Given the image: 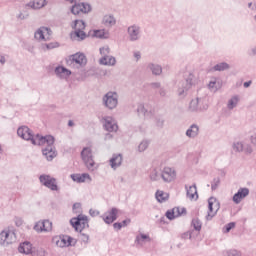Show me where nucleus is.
Listing matches in <instances>:
<instances>
[{
    "label": "nucleus",
    "mask_w": 256,
    "mask_h": 256,
    "mask_svg": "<svg viewBox=\"0 0 256 256\" xmlns=\"http://www.w3.org/2000/svg\"><path fill=\"white\" fill-rule=\"evenodd\" d=\"M17 135L30 141L32 145H39L42 148V154L47 161H53L57 157V149L55 148V137L52 135L41 136L40 134L33 135V131L27 126H21L17 130Z\"/></svg>",
    "instance_id": "obj_1"
},
{
    "label": "nucleus",
    "mask_w": 256,
    "mask_h": 256,
    "mask_svg": "<svg viewBox=\"0 0 256 256\" xmlns=\"http://www.w3.org/2000/svg\"><path fill=\"white\" fill-rule=\"evenodd\" d=\"M148 69L152 71L153 75H161V73H163V68L159 64L150 63L148 64Z\"/></svg>",
    "instance_id": "obj_36"
},
{
    "label": "nucleus",
    "mask_w": 256,
    "mask_h": 256,
    "mask_svg": "<svg viewBox=\"0 0 256 256\" xmlns=\"http://www.w3.org/2000/svg\"><path fill=\"white\" fill-rule=\"evenodd\" d=\"M233 149L237 153H241V152H243V149H245V145H243V142H235L233 144Z\"/></svg>",
    "instance_id": "obj_46"
},
{
    "label": "nucleus",
    "mask_w": 256,
    "mask_h": 256,
    "mask_svg": "<svg viewBox=\"0 0 256 256\" xmlns=\"http://www.w3.org/2000/svg\"><path fill=\"white\" fill-rule=\"evenodd\" d=\"M231 229H235V225H228L222 229L223 233H229Z\"/></svg>",
    "instance_id": "obj_54"
},
{
    "label": "nucleus",
    "mask_w": 256,
    "mask_h": 256,
    "mask_svg": "<svg viewBox=\"0 0 256 256\" xmlns=\"http://www.w3.org/2000/svg\"><path fill=\"white\" fill-rule=\"evenodd\" d=\"M70 11L72 15H81V3L75 2L72 4Z\"/></svg>",
    "instance_id": "obj_40"
},
{
    "label": "nucleus",
    "mask_w": 256,
    "mask_h": 256,
    "mask_svg": "<svg viewBox=\"0 0 256 256\" xmlns=\"http://www.w3.org/2000/svg\"><path fill=\"white\" fill-rule=\"evenodd\" d=\"M239 101H241V96H239V95L232 96L228 100L227 109H229V111H233V109H235V107H237V105H239Z\"/></svg>",
    "instance_id": "obj_29"
},
{
    "label": "nucleus",
    "mask_w": 256,
    "mask_h": 256,
    "mask_svg": "<svg viewBox=\"0 0 256 256\" xmlns=\"http://www.w3.org/2000/svg\"><path fill=\"white\" fill-rule=\"evenodd\" d=\"M181 239H191V233L188 230L187 232H184L181 234Z\"/></svg>",
    "instance_id": "obj_55"
},
{
    "label": "nucleus",
    "mask_w": 256,
    "mask_h": 256,
    "mask_svg": "<svg viewBox=\"0 0 256 256\" xmlns=\"http://www.w3.org/2000/svg\"><path fill=\"white\" fill-rule=\"evenodd\" d=\"M110 167L112 169H118V167H121V164L123 163V155L121 154H113L112 158L109 161Z\"/></svg>",
    "instance_id": "obj_25"
},
{
    "label": "nucleus",
    "mask_w": 256,
    "mask_h": 256,
    "mask_svg": "<svg viewBox=\"0 0 256 256\" xmlns=\"http://www.w3.org/2000/svg\"><path fill=\"white\" fill-rule=\"evenodd\" d=\"M18 251L23 255H31L33 253V244L29 241L22 242L18 247Z\"/></svg>",
    "instance_id": "obj_19"
},
{
    "label": "nucleus",
    "mask_w": 256,
    "mask_h": 256,
    "mask_svg": "<svg viewBox=\"0 0 256 256\" xmlns=\"http://www.w3.org/2000/svg\"><path fill=\"white\" fill-rule=\"evenodd\" d=\"M34 231L37 233H50V231H53V226L34 225Z\"/></svg>",
    "instance_id": "obj_35"
},
{
    "label": "nucleus",
    "mask_w": 256,
    "mask_h": 256,
    "mask_svg": "<svg viewBox=\"0 0 256 256\" xmlns=\"http://www.w3.org/2000/svg\"><path fill=\"white\" fill-rule=\"evenodd\" d=\"M128 39L131 42L139 41L141 39V26L137 24L130 25L127 28Z\"/></svg>",
    "instance_id": "obj_10"
},
{
    "label": "nucleus",
    "mask_w": 256,
    "mask_h": 256,
    "mask_svg": "<svg viewBox=\"0 0 256 256\" xmlns=\"http://www.w3.org/2000/svg\"><path fill=\"white\" fill-rule=\"evenodd\" d=\"M99 65H105L106 67H115L117 65V59L114 56L101 57L99 59Z\"/></svg>",
    "instance_id": "obj_24"
},
{
    "label": "nucleus",
    "mask_w": 256,
    "mask_h": 256,
    "mask_svg": "<svg viewBox=\"0 0 256 256\" xmlns=\"http://www.w3.org/2000/svg\"><path fill=\"white\" fill-rule=\"evenodd\" d=\"M41 185L50 189V191H59V185H57V179L49 174H42L39 176Z\"/></svg>",
    "instance_id": "obj_7"
},
{
    "label": "nucleus",
    "mask_w": 256,
    "mask_h": 256,
    "mask_svg": "<svg viewBox=\"0 0 256 256\" xmlns=\"http://www.w3.org/2000/svg\"><path fill=\"white\" fill-rule=\"evenodd\" d=\"M70 225H89V218L83 214L70 219Z\"/></svg>",
    "instance_id": "obj_23"
},
{
    "label": "nucleus",
    "mask_w": 256,
    "mask_h": 256,
    "mask_svg": "<svg viewBox=\"0 0 256 256\" xmlns=\"http://www.w3.org/2000/svg\"><path fill=\"white\" fill-rule=\"evenodd\" d=\"M51 36V29L47 27H40L34 34L35 39L37 41H47Z\"/></svg>",
    "instance_id": "obj_15"
},
{
    "label": "nucleus",
    "mask_w": 256,
    "mask_h": 256,
    "mask_svg": "<svg viewBox=\"0 0 256 256\" xmlns=\"http://www.w3.org/2000/svg\"><path fill=\"white\" fill-rule=\"evenodd\" d=\"M104 129L108 131V133H113L119 129V126L113 117L107 116L104 118Z\"/></svg>",
    "instance_id": "obj_16"
},
{
    "label": "nucleus",
    "mask_w": 256,
    "mask_h": 256,
    "mask_svg": "<svg viewBox=\"0 0 256 256\" xmlns=\"http://www.w3.org/2000/svg\"><path fill=\"white\" fill-rule=\"evenodd\" d=\"M217 85V79L214 78L212 79L209 84H208V88L211 89L212 91H216L217 90V87L215 86Z\"/></svg>",
    "instance_id": "obj_49"
},
{
    "label": "nucleus",
    "mask_w": 256,
    "mask_h": 256,
    "mask_svg": "<svg viewBox=\"0 0 256 256\" xmlns=\"http://www.w3.org/2000/svg\"><path fill=\"white\" fill-rule=\"evenodd\" d=\"M189 231H190V241H193V240L197 239V237H199V235L201 233V225L191 226Z\"/></svg>",
    "instance_id": "obj_30"
},
{
    "label": "nucleus",
    "mask_w": 256,
    "mask_h": 256,
    "mask_svg": "<svg viewBox=\"0 0 256 256\" xmlns=\"http://www.w3.org/2000/svg\"><path fill=\"white\" fill-rule=\"evenodd\" d=\"M54 73L59 79H67V77H70L71 75V70L63 66H57L54 70Z\"/></svg>",
    "instance_id": "obj_21"
},
{
    "label": "nucleus",
    "mask_w": 256,
    "mask_h": 256,
    "mask_svg": "<svg viewBox=\"0 0 256 256\" xmlns=\"http://www.w3.org/2000/svg\"><path fill=\"white\" fill-rule=\"evenodd\" d=\"M72 227H74L75 231L80 232L81 241H83V243H85V245H87V243H89V235L83 233V226L82 225H73Z\"/></svg>",
    "instance_id": "obj_33"
},
{
    "label": "nucleus",
    "mask_w": 256,
    "mask_h": 256,
    "mask_svg": "<svg viewBox=\"0 0 256 256\" xmlns=\"http://www.w3.org/2000/svg\"><path fill=\"white\" fill-rule=\"evenodd\" d=\"M102 104L109 109V111H113V109H117L119 105V94L115 91H109L102 97Z\"/></svg>",
    "instance_id": "obj_3"
},
{
    "label": "nucleus",
    "mask_w": 256,
    "mask_h": 256,
    "mask_svg": "<svg viewBox=\"0 0 256 256\" xmlns=\"http://www.w3.org/2000/svg\"><path fill=\"white\" fill-rule=\"evenodd\" d=\"M99 51L102 57H109L110 56L109 54L111 53V48H109V46H104V47H101Z\"/></svg>",
    "instance_id": "obj_45"
},
{
    "label": "nucleus",
    "mask_w": 256,
    "mask_h": 256,
    "mask_svg": "<svg viewBox=\"0 0 256 256\" xmlns=\"http://www.w3.org/2000/svg\"><path fill=\"white\" fill-rule=\"evenodd\" d=\"M59 47L58 42H50L42 45L43 51H51V49H57Z\"/></svg>",
    "instance_id": "obj_41"
},
{
    "label": "nucleus",
    "mask_w": 256,
    "mask_h": 256,
    "mask_svg": "<svg viewBox=\"0 0 256 256\" xmlns=\"http://www.w3.org/2000/svg\"><path fill=\"white\" fill-rule=\"evenodd\" d=\"M71 179L75 183H85L86 181H92L91 175H89V173L71 174Z\"/></svg>",
    "instance_id": "obj_22"
},
{
    "label": "nucleus",
    "mask_w": 256,
    "mask_h": 256,
    "mask_svg": "<svg viewBox=\"0 0 256 256\" xmlns=\"http://www.w3.org/2000/svg\"><path fill=\"white\" fill-rule=\"evenodd\" d=\"M156 125H157V127H160L162 129L163 125H165V120H163L161 118L157 119Z\"/></svg>",
    "instance_id": "obj_57"
},
{
    "label": "nucleus",
    "mask_w": 256,
    "mask_h": 256,
    "mask_svg": "<svg viewBox=\"0 0 256 256\" xmlns=\"http://www.w3.org/2000/svg\"><path fill=\"white\" fill-rule=\"evenodd\" d=\"M14 221H15V225H23V219L19 217H15Z\"/></svg>",
    "instance_id": "obj_60"
},
{
    "label": "nucleus",
    "mask_w": 256,
    "mask_h": 256,
    "mask_svg": "<svg viewBox=\"0 0 256 256\" xmlns=\"http://www.w3.org/2000/svg\"><path fill=\"white\" fill-rule=\"evenodd\" d=\"M191 225H201V220L198 218H194L191 222Z\"/></svg>",
    "instance_id": "obj_61"
},
{
    "label": "nucleus",
    "mask_w": 256,
    "mask_h": 256,
    "mask_svg": "<svg viewBox=\"0 0 256 256\" xmlns=\"http://www.w3.org/2000/svg\"><path fill=\"white\" fill-rule=\"evenodd\" d=\"M89 214L91 215V217H96V215L99 214V211L90 209Z\"/></svg>",
    "instance_id": "obj_62"
},
{
    "label": "nucleus",
    "mask_w": 256,
    "mask_h": 256,
    "mask_svg": "<svg viewBox=\"0 0 256 256\" xmlns=\"http://www.w3.org/2000/svg\"><path fill=\"white\" fill-rule=\"evenodd\" d=\"M151 87H152L153 89H161V83H159V82H153V83L151 84Z\"/></svg>",
    "instance_id": "obj_59"
},
{
    "label": "nucleus",
    "mask_w": 256,
    "mask_h": 256,
    "mask_svg": "<svg viewBox=\"0 0 256 256\" xmlns=\"http://www.w3.org/2000/svg\"><path fill=\"white\" fill-rule=\"evenodd\" d=\"M72 209L74 213H81V203L79 202L74 203Z\"/></svg>",
    "instance_id": "obj_50"
},
{
    "label": "nucleus",
    "mask_w": 256,
    "mask_h": 256,
    "mask_svg": "<svg viewBox=\"0 0 256 256\" xmlns=\"http://www.w3.org/2000/svg\"><path fill=\"white\" fill-rule=\"evenodd\" d=\"M185 81L179 82L177 94L181 98L187 97V91L199 83V78L195 75V70L184 73Z\"/></svg>",
    "instance_id": "obj_2"
},
{
    "label": "nucleus",
    "mask_w": 256,
    "mask_h": 256,
    "mask_svg": "<svg viewBox=\"0 0 256 256\" xmlns=\"http://www.w3.org/2000/svg\"><path fill=\"white\" fill-rule=\"evenodd\" d=\"M81 0H62L63 3H66V5H73L75 3H79Z\"/></svg>",
    "instance_id": "obj_56"
},
{
    "label": "nucleus",
    "mask_w": 256,
    "mask_h": 256,
    "mask_svg": "<svg viewBox=\"0 0 256 256\" xmlns=\"http://www.w3.org/2000/svg\"><path fill=\"white\" fill-rule=\"evenodd\" d=\"M134 57H135L136 61H139V59H141V52H139V51L134 52Z\"/></svg>",
    "instance_id": "obj_63"
},
{
    "label": "nucleus",
    "mask_w": 256,
    "mask_h": 256,
    "mask_svg": "<svg viewBox=\"0 0 256 256\" xmlns=\"http://www.w3.org/2000/svg\"><path fill=\"white\" fill-rule=\"evenodd\" d=\"M220 184H221V178L220 177L214 178L211 183L212 191H215V189H217V187H219Z\"/></svg>",
    "instance_id": "obj_48"
},
{
    "label": "nucleus",
    "mask_w": 256,
    "mask_h": 256,
    "mask_svg": "<svg viewBox=\"0 0 256 256\" xmlns=\"http://www.w3.org/2000/svg\"><path fill=\"white\" fill-rule=\"evenodd\" d=\"M186 189V195L188 197V199H190L191 201H193V199L197 200L199 199V194H197V185L193 184L190 187H187V185L185 186Z\"/></svg>",
    "instance_id": "obj_27"
},
{
    "label": "nucleus",
    "mask_w": 256,
    "mask_h": 256,
    "mask_svg": "<svg viewBox=\"0 0 256 256\" xmlns=\"http://www.w3.org/2000/svg\"><path fill=\"white\" fill-rule=\"evenodd\" d=\"M80 9H81V13H84V14L91 13V6L89 5V3L80 2Z\"/></svg>",
    "instance_id": "obj_42"
},
{
    "label": "nucleus",
    "mask_w": 256,
    "mask_h": 256,
    "mask_svg": "<svg viewBox=\"0 0 256 256\" xmlns=\"http://www.w3.org/2000/svg\"><path fill=\"white\" fill-rule=\"evenodd\" d=\"M243 151L247 153V155H251L253 153V148L251 147V145L247 144L244 145Z\"/></svg>",
    "instance_id": "obj_51"
},
{
    "label": "nucleus",
    "mask_w": 256,
    "mask_h": 256,
    "mask_svg": "<svg viewBox=\"0 0 256 256\" xmlns=\"http://www.w3.org/2000/svg\"><path fill=\"white\" fill-rule=\"evenodd\" d=\"M158 203H165L169 199V194L167 192L158 190L155 194Z\"/></svg>",
    "instance_id": "obj_34"
},
{
    "label": "nucleus",
    "mask_w": 256,
    "mask_h": 256,
    "mask_svg": "<svg viewBox=\"0 0 256 256\" xmlns=\"http://www.w3.org/2000/svg\"><path fill=\"white\" fill-rule=\"evenodd\" d=\"M219 211V201L216 198L211 197L208 199V215L206 216L207 221L213 219L214 215Z\"/></svg>",
    "instance_id": "obj_12"
},
{
    "label": "nucleus",
    "mask_w": 256,
    "mask_h": 256,
    "mask_svg": "<svg viewBox=\"0 0 256 256\" xmlns=\"http://www.w3.org/2000/svg\"><path fill=\"white\" fill-rule=\"evenodd\" d=\"M224 256H241V251L231 249V250H226L223 252Z\"/></svg>",
    "instance_id": "obj_44"
},
{
    "label": "nucleus",
    "mask_w": 256,
    "mask_h": 256,
    "mask_svg": "<svg viewBox=\"0 0 256 256\" xmlns=\"http://www.w3.org/2000/svg\"><path fill=\"white\" fill-rule=\"evenodd\" d=\"M67 65L73 67L74 69H83V67L87 65V56L81 52L72 54L67 60Z\"/></svg>",
    "instance_id": "obj_4"
},
{
    "label": "nucleus",
    "mask_w": 256,
    "mask_h": 256,
    "mask_svg": "<svg viewBox=\"0 0 256 256\" xmlns=\"http://www.w3.org/2000/svg\"><path fill=\"white\" fill-rule=\"evenodd\" d=\"M106 35L107 33H105V29L94 31V37H97V39H107Z\"/></svg>",
    "instance_id": "obj_43"
},
{
    "label": "nucleus",
    "mask_w": 256,
    "mask_h": 256,
    "mask_svg": "<svg viewBox=\"0 0 256 256\" xmlns=\"http://www.w3.org/2000/svg\"><path fill=\"white\" fill-rule=\"evenodd\" d=\"M161 177L164 183H171L172 181H175L177 178V172L174 168L171 167H164L161 171Z\"/></svg>",
    "instance_id": "obj_11"
},
{
    "label": "nucleus",
    "mask_w": 256,
    "mask_h": 256,
    "mask_svg": "<svg viewBox=\"0 0 256 256\" xmlns=\"http://www.w3.org/2000/svg\"><path fill=\"white\" fill-rule=\"evenodd\" d=\"M81 159L88 171H95V160L93 159V150L91 147H84L81 151Z\"/></svg>",
    "instance_id": "obj_5"
},
{
    "label": "nucleus",
    "mask_w": 256,
    "mask_h": 256,
    "mask_svg": "<svg viewBox=\"0 0 256 256\" xmlns=\"http://www.w3.org/2000/svg\"><path fill=\"white\" fill-rule=\"evenodd\" d=\"M85 21L83 20H75L73 29L74 31H85Z\"/></svg>",
    "instance_id": "obj_38"
},
{
    "label": "nucleus",
    "mask_w": 256,
    "mask_h": 256,
    "mask_svg": "<svg viewBox=\"0 0 256 256\" xmlns=\"http://www.w3.org/2000/svg\"><path fill=\"white\" fill-rule=\"evenodd\" d=\"M247 195H249L248 188H240L238 193L234 194L233 201L236 203V205H239V203H241V201H243Z\"/></svg>",
    "instance_id": "obj_20"
},
{
    "label": "nucleus",
    "mask_w": 256,
    "mask_h": 256,
    "mask_svg": "<svg viewBox=\"0 0 256 256\" xmlns=\"http://www.w3.org/2000/svg\"><path fill=\"white\" fill-rule=\"evenodd\" d=\"M129 223H131V219L127 218V219L123 220L122 223L116 222L113 225H129Z\"/></svg>",
    "instance_id": "obj_53"
},
{
    "label": "nucleus",
    "mask_w": 256,
    "mask_h": 256,
    "mask_svg": "<svg viewBox=\"0 0 256 256\" xmlns=\"http://www.w3.org/2000/svg\"><path fill=\"white\" fill-rule=\"evenodd\" d=\"M117 215H119V209L111 208L102 215V219L107 225H111L117 221Z\"/></svg>",
    "instance_id": "obj_13"
},
{
    "label": "nucleus",
    "mask_w": 256,
    "mask_h": 256,
    "mask_svg": "<svg viewBox=\"0 0 256 256\" xmlns=\"http://www.w3.org/2000/svg\"><path fill=\"white\" fill-rule=\"evenodd\" d=\"M52 243H54V245H56V247H71V245H73V237L69 236V235H59V236H54L52 238Z\"/></svg>",
    "instance_id": "obj_9"
},
{
    "label": "nucleus",
    "mask_w": 256,
    "mask_h": 256,
    "mask_svg": "<svg viewBox=\"0 0 256 256\" xmlns=\"http://www.w3.org/2000/svg\"><path fill=\"white\" fill-rule=\"evenodd\" d=\"M149 147V141L143 140L139 145H138V151L139 153H143L147 148Z\"/></svg>",
    "instance_id": "obj_47"
},
{
    "label": "nucleus",
    "mask_w": 256,
    "mask_h": 256,
    "mask_svg": "<svg viewBox=\"0 0 256 256\" xmlns=\"http://www.w3.org/2000/svg\"><path fill=\"white\" fill-rule=\"evenodd\" d=\"M199 135V126L197 124H192L186 131V137L189 139H195Z\"/></svg>",
    "instance_id": "obj_28"
},
{
    "label": "nucleus",
    "mask_w": 256,
    "mask_h": 256,
    "mask_svg": "<svg viewBox=\"0 0 256 256\" xmlns=\"http://www.w3.org/2000/svg\"><path fill=\"white\" fill-rule=\"evenodd\" d=\"M35 225H53V222H51L49 220H40V221L36 222Z\"/></svg>",
    "instance_id": "obj_52"
},
{
    "label": "nucleus",
    "mask_w": 256,
    "mask_h": 256,
    "mask_svg": "<svg viewBox=\"0 0 256 256\" xmlns=\"http://www.w3.org/2000/svg\"><path fill=\"white\" fill-rule=\"evenodd\" d=\"M161 171L159 168H154L151 172H150V180L151 181H160L162 179L161 176Z\"/></svg>",
    "instance_id": "obj_37"
},
{
    "label": "nucleus",
    "mask_w": 256,
    "mask_h": 256,
    "mask_svg": "<svg viewBox=\"0 0 256 256\" xmlns=\"http://www.w3.org/2000/svg\"><path fill=\"white\" fill-rule=\"evenodd\" d=\"M138 115H143V117H153V112L151 110H147L144 104H139L137 107Z\"/></svg>",
    "instance_id": "obj_31"
},
{
    "label": "nucleus",
    "mask_w": 256,
    "mask_h": 256,
    "mask_svg": "<svg viewBox=\"0 0 256 256\" xmlns=\"http://www.w3.org/2000/svg\"><path fill=\"white\" fill-rule=\"evenodd\" d=\"M230 66L226 62H220L213 66V71H227Z\"/></svg>",
    "instance_id": "obj_39"
},
{
    "label": "nucleus",
    "mask_w": 256,
    "mask_h": 256,
    "mask_svg": "<svg viewBox=\"0 0 256 256\" xmlns=\"http://www.w3.org/2000/svg\"><path fill=\"white\" fill-rule=\"evenodd\" d=\"M207 109H209V105H207L205 98L193 99L189 104V111L192 113H201L207 111Z\"/></svg>",
    "instance_id": "obj_6"
},
{
    "label": "nucleus",
    "mask_w": 256,
    "mask_h": 256,
    "mask_svg": "<svg viewBox=\"0 0 256 256\" xmlns=\"http://www.w3.org/2000/svg\"><path fill=\"white\" fill-rule=\"evenodd\" d=\"M250 141L256 147V136H251Z\"/></svg>",
    "instance_id": "obj_64"
},
{
    "label": "nucleus",
    "mask_w": 256,
    "mask_h": 256,
    "mask_svg": "<svg viewBox=\"0 0 256 256\" xmlns=\"http://www.w3.org/2000/svg\"><path fill=\"white\" fill-rule=\"evenodd\" d=\"M134 243L136 247H143L145 243H151V237L149 236V234H144L142 232H139L136 235Z\"/></svg>",
    "instance_id": "obj_17"
},
{
    "label": "nucleus",
    "mask_w": 256,
    "mask_h": 256,
    "mask_svg": "<svg viewBox=\"0 0 256 256\" xmlns=\"http://www.w3.org/2000/svg\"><path fill=\"white\" fill-rule=\"evenodd\" d=\"M17 241V234L13 230H3L0 233V245L7 247Z\"/></svg>",
    "instance_id": "obj_8"
},
{
    "label": "nucleus",
    "mask_w": 256,
    "mask_h": 256,
    "mask_svg": "<svg viewBox=\"0 0 256 256\" xmlns=\"http://www.w3.org/2000/svg\"><path fill=\"white\" fill-rule=\"evenodd\" d=\"M186 214H187V209L174 207L172 210H168L166 212V217L170 221H173V219H177V217H181V215H186Z\"/></svg>",
    "instance_id": "obj_14"
},
{
    "label": "nucleus",
    "mask_w": 256,
    "mask_h": 256,
    "mask_svg": "<svg viewBox=\"0 0 256 256\" xmlns=\"http://www.w3.org/2000/svg\"><path fill=\"white\" fill-rule=\"evenodd\" d=\"M102 25L107 27V29H111V27H115V25H117V19L113 14H106L102 18Z\"/></svg>",
    "instance_id": "obj_18"
},
{
    "label": "nucleus",
    "mask_w": 256,
    "mask_h": 256,
    "mask_svg": "<svg viewBox=\"0 0 256 256\" xmlns=\"http://www.w3.org/2000/svg\"><path fill=\"white\" fill-rule=\"evenodd\" d=\"M45 5H47V0H34L33 2L27 4V6L31 7V9H42V7H45Z\"/></svg>",
    "instance_id": "obj_32"
},
{
    "label": "nucleus",
    "mask_w": 256,
    "mask_h": 256,
    "mask_svg": "<svg viewBox=\"0 0 256 256\" xmlns=\"http://www.w3.org/2000/svg\"><path fill=\"white\" fill-rule=\"evenodd\" d=\"M70 38L72 41H85L87 33H85V30H74V32H71Z\"/></svg>",
    "instance_id": "obj_26"
},
{
    "label": "nucleus",
    "mask_w": 256,
    "mask_h": 256,
    "mask_svg": "<svg viewBox=\"0 0 256 256\" xmlns=\"http://www.w3.org/2000/svg\"><path fill=\"white\" fill-rule=\"evenodd\" d=\"M158 93H159L160 97H165V95H167V90L165 88L160 87Z\"/></svg>",
    "instance_id": "obj_58"
}]
</instances>
